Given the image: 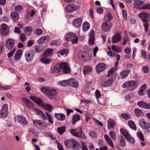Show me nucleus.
I'll return each instance as SVG.
<instances>
[{"label":"nucleus","mask_w":150,"mask_h":150,"mask_svg":"<svg viewBox=\"0 0 150 150\" xmlns=\"http://www.w3.org/2000/svg\"><path fill=\"white\" fill-rule=\"evenodd\" d=\"M30 98L38 105L41 106L44 109L47 110L48 112H51L53 108V106L48 103H44L42 100L38 98L35 97L31 96H30Z\"/></svg>","instance_id":"f03ea898"},{"label":"nucleus","mask_w":150,"mask_h":150,"mask_svg":"<svg viewBox=\"0 0 150 150\" xmlns=\"http://www.w3.org/2000/svg\"><path fill=\"white\" fill-rule=\"evenodd\" d=\"M131 51V50L130 48L129 47H127L124 50V52L126 54H129L130 53Z\"/></svg>","instance_id":"774afa93"},{"label":"nucleus","mask_w":150,"mask_h":150,"mask_svg":"<svg viewBox=\"0 0 150 150\" xmlns=\"http://www.w3.org/2000/svg\"><path fill=\"white\" fill-rule=\"evenodd\" d=\"M82 21V20L81 18H77L73 20V25L75 28H79L81 26Z\"/></svg>","instance_id":"393cba45"},{"label":"nucleus","mask_w":150,"mask_h":150,"mask_svg":"<svg viewBox=\"0 0 150 150\" xmlns=\"http://www.w3.org/2000/svg\"><path fill=\"white\" fill-rule=\"evenodd\" d=\"M54 72L58 73L62 70V63L60 64H56L53 68Z\"/></svg>","instance_id":"72a5a7b5"},{"label":"nucleus","mask_w":150,"mask_h":150,"mask_svg":"<svg viewBox=\"0 0 150 150\" xmlns=\"http://www.w3.org/2000/svg\"><path fill=\"white\" fill-rule=\"evenodd\" d=\"M104 137L107 144L110 146L114 148L113 142L109 136L107 134H105Z\"/></svg>","instance_id":"c756f323"},{"label":"nucleus","mask_w":150,"mask_h":150,"mask_svg":"<svg viewBox=\"0 0 150 150\" xmlns=\"http://www.w3.org/2000/svg\"><path fill=\"white\" fill-rule=\"evenodd\" d=\"M113 81L111 79H109L106 81H104L102 83V85L103 87H106L110 86L112 83Z\"/></svg>","instance_id":"a18cd8bd"},{"label":"nucleus","mask_w":150,"mask_h":150,"mask_svg":"<svg viewBox=\"0 0 150 150\" xmlns=\"http://www.w3.org/2000/svg\"><path fill=\"white\" fill-rule=\"evenodd\" d=\"M77 8V6L74 4H69L67 5L65 7L66 11L69 13L73 12Z\"/></svg>","instance_id":"dca6fc26"},{"label":"nucleus","mask_w":150,"mask_h":150,"mask_svg":"<svg viewBox=\"0 0 150 150\" xmlns=\"http://www.w3.org/2000/svg\"><path fill=\"white\" fill-rule=\"evenodd\" d=\"M107 128L109 130L114 129V127L115 126L116 123L113 120L110 118L107 121Z\"/></svg>","instance_id":"aec40b11"},{"label":"nucleus","mask_w":150,"mask_h":150,"mask_svg":"<svg viewBox=\"0 0 150 150\" xmlns=\"http://www.w3.org/2000/svg\"><path fill=\"white\" fill-rule=\"evenodd\" d=\"M46 57L45 56L42 57L40 61L42 63L47 64L50 63L51 61L50 59L46 58Z\"/></svg>","instance_id":"37998d69"},{"label":"nucleus","mask_w":150,"mask_h":150,"mask_svg":"<svg viewBox=\"0 0 150 150\" xmlns=\"http://www.w3.org/2000/svg\"><path fill=\"white\" fill-rule=\"evenodd\" d=\"M66 129V127L64 126L60 127H58L57 131L59 134H62L65 131Z\"/></svg>","instance_id":"603ef678"},{"label":"nucleus","mask_w":150,"mask_h":150,"mask_svg":"<svg viewBox=\"0 0 150 150\" xmlns=\"http://www.w3.org/2000/svg\"><path fill=\"white\" fill-rule=\"evenodd\" d=\"M130 72L129 70H126L122 71L120 74V78L122 79H124L126 77L128 76Z\"/></svg>","instance_id":"2f4dec72"},{"label":"nucleus","mask_w":150,"mask_h":150,"mask_svg":"<svg viewBox=\"0 0 150 150\" xmlns=\"http://www.w3.org/2000/svg\"><path fill=\"white\" fill-rule=\"evenodd\" d=\"M106 67V65L104 63H98L96 67V72L98 73L102 72L105 70Z\"/></svg>","instance_id":"2eb2a0df"},{"label":"nucleus","mask_w":150,"mask_h":150,"mask_svg":"<svg viewBox=\"0 0 150 150\" xmlns=\"http://www.w3.org/2000/svg\"><path fill=\"white\" fill-rule=\"evenodd\" d=\"M121 116L125 119L128 120L130 117V115L128 113H124L121 114Z\"/></svg>","instance_id":"bf43d9fd"},{"label":"nucleus","mask_w":150,"mask_h":150,"mask_svg":"<svg viewBox=\"0 0 150 150\" xmlns=\"http://www.w3.org/2000/svg\"><path fill=\"white\" fill-rule=\"evenodd\" d=\"M107 54L109 57L111 58L115 57V54L111 51H107Z\"/></svg>","instance_id":"338daca9"},{"label":"nucleus","mask_w":150,"mask_h":150,"mask_svg":"<svg viewBox=\"0 0 150 150\" xmlns=\"http://www.w3.org/2000/svg\"><path fill=\"white\" fill-rule=\"evenodd\" d=\"M50 38L47 36H44L40 38L38 41V42L39 44H43L49 41Z\"/></svg>","instance_id":"a878e982"},{"label":"nucleus","mask_w":150,"mask_h":150,"mask_svg":"<svg viewBox=\"0 0 150 150\" xmlns=\"http://www.w3.org/2000/svg\"><path fill=\"white\" fill-rule=\"evenodd\" d=\"M70 132L73 136L80 137L82 139H85L87 138L85 135L82 133L81 128L79 129H72L70 130Z\"/></svg>","instance_id":"423d86ee"},{"label":"nucleus","mask_w":150,"mask_h":150,"mask_svg":"<svg viewBox=\"0 0 150 150\" xmlns=\"http://www.w3.org/2000/svg\"><path fill=\"white\" fill-rule=\"evenodd\" d=\"M129 39L127 35H125L124 38V40L122 42V44L123 45H125L127 42H129Z\"/></svg>","instance_id":"69168bd1"},{"label":"nucleus","mask_w":150,"mask_h":150,"mask_svg":"<svg viewBox=\"0 0 150 150\" xmlns=\"http://www.w3.org/2000/svg\"><path fill=\"white\" fill-rule=\"evenodd\" d=\"M53 50L51 48H48L43 53L44 56L45 57H49L53 54Z\"/></svg>","instance_id":"7c9ffc66"},{"label":"nucleus","mask_w":150,"mask_h":150,"mask_svg":"<svg viewBox=\"0 0 150 150\" xmlns=\"http://www.w3.org/2000/svg\"><path fill=\"white\" fill-rule=\"evenodd\" d=\"M69 51L68 49H65L57 52V54L58 57H59L60 55L65 57L67 56Z\"/></svg>","instance_id":"473e14b6"},{"label":"nucleus","mask_w":150,"mask_h":150,"mask_svg":"<svg viewBox=\"0 0 150 150\" xmlns=\"http://www.w3.org/2000/svg\"><path fill=\"white\" fill-rule=\"evenodd\" d=\"M134 112L136 115L137 117H140L143 115V112L138 108L134 109Z\"/></svg>","instance_id":"4c0bfd02"},{"label":"nucleus","mask_w":150,"mask_h":150,"mask_svg":"<svg viewBox=\"0 0 150 150\" xmlns=\"http://www.w3.org/2000/svg\"><path fill=\"white\" fill-rule=\"evenodd\" d=\"M111 23L110 21L106 20L102 24L101 28L103 31L107 32L111 29Z\"/></svg>","instance_id":"f8f14e48"},{"label":"nucleus","mask_w":150,"mask_h":150,"mask_svg":"<svg viewBox=\"0 0 150 150\" xmlns=\"http://www.w3.org/2000/svg\"><path fill=\"white\" fill-rule=\"evenodd\" d=\"M70 85L72 86L73 87L76 88L79 86V83L76 80L74 79H69Z\"/></svg>","instance_id":"f704fd0d"},{"label":"nucleus","mask_w":150,"mask_h":150,"mask_svg":"<svg viewBox=\"0 0 150 150\" xmlns=\"http://www.w3.org/2000/svg\"><path fill=\"white\" fill-rule=\"evenodd\" d=\"M120 131L125 139L130 143L134 144L135 142L134 139L132 137L129 133L125 129L121 128Z\"/></svg>","instance_id":"0eeeda50"},{"label":"nucleus","mask_w":150,"mask_h":150,"mask_svg":"<svg viewBox=\"0 0 150 150\" xmlns=\"http://www.w3.org/2000/svg\"><path fill=\"white\" fill-rule=\"evenodd\" d=\"M1 34L4 36L8 34L9 32V28L8 26L5 24H2L0 28Z\"/></svg>","instance_id":"4468645a"},{"label":"nucleus","mask_w":150,"mask_h":150,"mask_svg":"<svg viewBox=\"0 0 150 150\" xmlns=\"http://www.w3.org/2000/svg\"><path fill=\"white\" fill-rule=\"evenodd\" d=\"M139 124L143 129H148L150 127V122L146 121L144 119H141L139 120Z\"/></svg>","instance_id":"ddd939ff"},{"label":"nucleus","mask_w":150,"mask_h":150,"mask_svg":"<svg viewBox=\"0 0 150 150\" xmlns=\"http://www.w3.org/2000/svg\"><path fill=\"white\" fill-rule=\"evenodd\" d=\"M143 4V2L142 1L139 0H135L134 5L136 8H138L142 9V7H141V6Z\"/></svg>","instance_id":"c03bdc74"},{"label":"nucleus","mask_w":150,"mask_h":150,"mask_svg":"<svg viewBox=\"0 0 150 150\" xmlns=\"http://www.w3.org/2000/svg\"><path fill=\"white\" fill-rule=\"evenodd\" d=\"M40 90L50 100H52L53 98V97L56 95L57 93L56 90L51 87H42L40 88Z\"/></svg>","instance_id":"f257e3e1"},{"label":"nucleus","mask_w":150,"mask_h":150,"mask_svg":"<svg viewBox=\"0 0 150 150\" xmlns=\"http://www.w3.org/2000/svg\"><path fill=\"white\" fill-rule=\"evenodd\" d=\"M15 44L14 40L11 38L8 39L6 42V46L7 49L11 50L14 46Z\"/></svg>","instance_id":"f3484780"},{"label":"nucleus","mask_w":150,"mask_h":150,"mask_svg":"<svg viewBox=\"0 0 150 150\" xmlns=\"http://www.w3.org/2000/svg\"><path fill=\"white\" fill-rule=\"evenodd\" d=\"M65 74H68L71 72V69L68 64L67 62L62 63V70Z\"/></svg>","instance_id":"a211bd4d"},{"label":"nucleus","mask_w":150,"mask_h":150,"mask_svg":"<svg viewBox=\"0 0 150 150\" xmlns=\"http://www.w3.org/2000/svg\"><path fill=\"white\" fill-rule=\"evenodd\" d=\"M137 84L134 81H127L125 82L122 85L123 88L132 87V91H133L137 86Z\"/></svg>","instance_id":"9b49d317"},{"label":"nucleus","mask_w":150,"mask_h":150,"mask_svg":"<svg viewBox=\"0 0 150 150\" xmlns=\"http://www.w3.org/2000/svg\"><path fill=\"white\" fill-rule=\"evenodd\" d=\"M111 48L112 50L117 53L120 52L122 51V48L117 45H112Z\"/></svg>","instance_id":"e433bc0d"},{"label":"nucleus","mask_w":150,"mask_h":150,"mask_svg":"<svg viewBox=\"0 0 150 150\" xmlns=\"http://www.w3.org/2000/svg\"><path fill=\"white\" fill-rule=\"evenodd\" d=\"M88 134L91 138H94L96 137H97V134L96 132L92 130H91L89 132Z\"/></svg>","instance_id":"680f3d73"},{"label":"nucleus","mask_w":150,"mask_h":150,"mask_svg":"<svg viewBox=\"0 0 150 150\" xmlns=\"http://www.w3.org/2000/svg\"><path fill=\"white\" fill-rule=\"evenodd\" d=\"M119 144L122 147H124L126 145L125 141L122 136H121L120 137Z\"/></svg>","instance_id":"de8ad7c7"},{"label":"nucleus","mask_w":150,"mask_h":150,"mask_svg":"<svg viewBox=\"0 0 150 150\" xmlns=\"http://www.w3.org/2000/svg\"><path fill=\"white\" fill-rule=\"evenodd\" d=\"M23 51L21 49H19L16 52L14 55V59L16 60H20Z\"/></svg>","instance_id":"c85d7f7f"},{"label":"nucleus","mask_w":150,"mask_h":150,"mask_svg":"<svg viewBox=\"0 0 150 150\" xmlns=\"http://www.w3.org/2000/svg\"><path fill=\"white\" fill-rule=\"evenodd\" d=\"M117 68L116 67H113L111 68L107 72V75L109 76L112 74L115 71L117 70Z\"/></svg>","instance_id":"864d4df0"},{"label":"nucleus","mask_w":150,"mask_h":150,"mask_svg":"<svg viewBox=\"0 0 150 150\" xmlns=\"http://www.w3.org/2000/svg\"><path fill=\"white\" fill-rule=\"evenodd\" d=\"M24 31L26 35H29L32 31V28L30 26L26 27L24 29Z\"/></svg>","instance_id":"8fccbe9b"},{"label":"nucleus","mask_w":150,"mask_h":150,"mask_svg":"<svg viewBox=\"0 0 150 150\" xmlns=\"http://www.w3.org/2000/svg\"><path fill=\"white\" fill-rule=\"evenodd\" d=\"M80 117L79 115L78 114H75L74 115L72 118V124L73 125H74L76 123L80 120Z\"/></svg>","instance_id":"ea45409f"},{"label":"nucleus","mask_w":150,"mask_h":150,"mask_svg":"<svg viewBox=\"0 0 150 150\" xmlns=\"http://www.w3.org/2000/svg\"><path fill=\"white\" fill-rule=\"evenodd\" d=\"M95 96H96L98 103L100 105H102V104L100 103L98 100V98L101 97V95L100 92L99 91H96L95 92Z\"/></svg>","instance_id":"5fc2aeb1"},{"label":"nucleus","mask_w":150,"mask_h":150,"mask_svg":"<svg viewBox=\"0 0 150 150\" xmlns=\"http://www.w3.org/2000/svg\"><path fill=\"white\" fill-rule=\"evenodd\" d=\"M139 16L143 21L145 31L147 32L149 27L148 21L150 19V14L146 12H142L139 14Z\"/></svg>","instance_id":"20e7f679"},{"label":"nucleus","mask_w":150,"mask_h":150,"mask_svg":"<svg viewBox=\"0 0 150 150\" xmlns=\"http://www.w3.org/2000/svg\"><path fill=\"white\" fill-rule=\"evenodd\" d=\"M134 98V94L133 93H130L126 96L125 97V99L130 103H132V100H131Z\"/></svg>","instance_id":"49530a36"},{"label":"nucleus","mask_w":150,"mask_h":150,"mask_svg":"<svg viewBox=\"0 0 150 150\" xmlns=\"http://www.w3.org/2000/svg\"><path fill=\"white\" fill-rule=\"evenodd\" d=\"M54 116L57 119L60 121H63L66 118L65 115L63 113H55L54 114Z\"/></svg>","instance_id":"cd10ccee"},{"label":"nucleus","mask_w":150,"mask_h":150,"mask_svg":"<svg viewBox=\"0 0 150 150\" xmlns=\"http://www.w3.org/2000/svg\"><path fill=\"white\" fill-rule=\"evenodd\" d=\"M33 123L35 126L42 130H45L47 127L46 123L42 120H33Z\"/></svg>","instance_id":"6e6552de"},{"label":"nucleus","mask_w":150,"mask_h":150,"mask_svg":"<svg viewBox=\"0 0 150 150\" xmlns=\"http://www.w3.org/2000/svg\"><path fill=\"white\" fill-rule=\"evenodd\" d=\"M92 70V69L90 66H84L83 70V74L84 75L88 74L91 72Z\"/></svg>","instance_id":"c9c22d12"},{"label":"nucleus","mask_w":150,"mask_h":150,"mask_svg":"<svg viewBox=\"0 0 150 150\" xmlns=\"http://www.w3.org/2000/svg\"><path fill=\"white\" fill-rule=\"evenodd\" d=\"M64 38L67 41H71L72 43H75L78 41V39L76 35L72 33H66L64 35Z\"/></svg>","instance_id":"39448f33"},{"label":"nucleus","mask_w":150,"mask_h":150,"mask_svg":"<svg viewBox=\"0 0 150 150\" xmlns=\"http://www.w3.org/2000/svg\"><path fill=\"white\" fill-rule=\"evenodd\" d=\"M90 28V24L87 22L84 23L82 25V29L83 32H85L87 31Z\"/></svg>","instance_id":"09e8293b"},{"label":"nucleus","mask_w":150,"mask_h":150,"mask_svg":"<svg viewBox=\"0 0 150 150\" xmlns=\"http://www.w3.org/2000/svg\"><path fill=\"white\" fill-rule=\"evenodd\" d=\"M14 119L16 122L17 121L23 126H25L28 124L26 118L22 115H18L15 116Z\"/></svg>","instance_id":"9d476101"},{"label":"nucleus","mask_w":150,"mask_h":150,"mask_svg":"<svg viewBox=\"0 0 150 150\" xmlns=\"http://www.w3.org/2000/svg\"><path fill=\"white\" fill-rule=\"evenodd\" d=\"M64 144L67 148L73 150H79L80 148L79 144L76 141L73 140L67 139L64 142Z\"/></svg>","instance_id":"7ed1b4c3"},{"label":"nucleus","mask_w":150,"mask_h":150,"mask_svg":"<svg viewBox=\"0 0 150 150\" xmlns=\"http://www.w3.org/2000/svg\"><path fill=\"white\" fill-rule=\"evenodd\" d=\"M128 125L130 128L132 129L136 130L137 129L136 125L134 122L132 120H129L128 122Z\"/></svg>","instance_id":"79ce46f5"},{"label":"nucleus","mask_w":150,"mask_h":150,"mask_svg":"<svg viewBox=\"0 0 150 150\" xmlns=\"http://www.w3.org/2000/svg\"><path fill=\"white\" fill-rule=\"evenodd\" d=\"M85 54L86 56L85 55H83L81 56V58L82 59L84 60V61L88 60L90 59V56L89 55L88 53L87 52H85Z\"/></svg>","instance_id":"13d9d810"},{"label":"nucleus","mask_w":150,"mask_h":150,"mask_svg":"<svg viewBox=\"0 0 150 150\" xmlns=\"http://www.w3.org/2000/svg\"><path fill=\"white\" fill-rule=\"evenodd\" d=\"M81 145L82 148V150H88L86 144L83 142H81Z\"/></svg>","instance_id":"0e129e2a"},{"label":"nucleus","mask_w":150,"mask_h":150,"mask_svg":"<svg viewBox=\"0 0 150 150\" xmlns=\"http://www.w3.org/2000/svg\"><path fill=\"white\" fill-rule=\"evenodd\" d=\"M22 100L28 108L30 109H33V105L30 101L25 98H23Z\"/></svg>","instance_id":"bb28decb"},{"label":"nucleus","mask_w":150,"mask_h":150,"mask_svg":"<svg viewBox=\"0 0 150 150\" xmlns=\"http://www.w3.org/2000/svg\"><path fill=\"white\" fill-rule=\"evenodd\" d=\"M109 135L111 138L113 140H115L116 139V136L115 132L112 131H111L109 132Z\"/></svg>","instance_id":"6e6d98bb"},{"label":"nucleus","mask_w":150,"mask_h":150,"mask_svg":"<svg viewBox=\"0 0 150 150\" xmlns=\"http://www.w3.org/2000/svg\"><path fill=\"white\" fill-rule=\"evenodd\" d=\"M16 48H14L12 49L7 54V56L8 58H10L14 54L16 51Z\"/></svg>","instance_id":"052dcab7"},{"label":"nucleus","mask_w":150,"mask_h":150,"mask_svg":"<svg viewBox=\"0 0 150 150\" xmlns=\"http://www.w3.org/2000/svg\"><path fill=\"white\" fill-rule=\"evenodd\" d=\"M45 114L47 117V119L48 121L51 123L53 124L54 122V121L53 120V117L49 114L48 112H46L45 113Z\"/></svg>","instance_id":"4d7b16f0"},{"label":"nucleus","mask_w":150,"mask_h":150,"mask_svg":"<svg viewBox=\"0 0 150 150\" xmlns=\"http://www.w3.org/2000/svg\"><path fill=\"white\" fill-rule=\"evenodd\" d=\"M121 39L120 33L117 32L114 35L112 38V43H115L120 41Z\"/></svg>","instance_id":"4be33fe9"},{"label":"nucleus","mask_w":150,"mask_h":150,"mask_svg":"<svg viewBox=\"0 0 150 150\" xmlns=\"http://www.w3.org/2000/svg\"><path fill=\"white\" fill-rule=\"evenodd\" d=\"M137 104L140 107L146 109H150V104H149L144 101H141L138 102Z\"/></svg>","instance_id":"412c9836"},{"label":"nucleus","mask_w":150,"mask_h":150,"mask_svg":"<svg viewBox=\"0 0 150 150\" xmlns=\"http://www.w3.org/2000/svg\"><path fill=\"white\" fill-rule=\"evenodd\" d=\"M35 49L36 52L40 53L43 50V47L42 46L36 45L35 46Z\"/></svg>","instance_id":"3c124183"},{"label":"nucleus","mask_w":150,"mask_h":150,"mask_svg":"<svg viewBox=\"0 0 150 150\" xmlns=\"http://www.w3.org/2000/svg\"><path fill=\"white\" fill-rule=\"evenodd\" d=\"M10 16L13 21H17L18 19L19 18V14L15 12H12L11 13Z\"/></svg>","instance_id":"a19ab883"},{"label":"nucleus","mask_w":150,"mask_h":150,"mask_svg":"<svg viewBox=\"0 0 150 150\" xmlns=\"http://www.w3.org/2000/svg\"><path fill=\"white\" fill-rule=\"evenodd\" d=\"M8 106L7 104H4L0 110V117L2 119L6 118L8 114Z\"/></svg>","instance_id":"1a4fd4ad"},{"label":"nucleus","mask_w":150,"mask_h":150,"mask_svg":"<svg viewBox=\"0 0 150 150\" xmlns=\"http://www.w3.org/2000/svg\"><path fill=\"white\" fill-rule=\"evenodd\" d=\"M33 110L38 116L40 117L43 120H45L46 119L45 115L40 110L36 108H34Z\"/></svg>","instance_id":"6ab92c4d"},{"label":"nucleus","mask_w":150,"mask_h":150,"mask_svg":"<svg viewBox=\"0 0 150 150\" xmlns=\"http://www.w3.org/2000/svg\"><path fill=\"white\" fill-rule=\"evenodd\" d=\"M137 134L139 138L142 141H144V136L142 133L140 132H137Z\"/></svg>","instance_id":"e2e57ef3"},{"label":"nucleus","mask_w":150,"mask_h":150,"mask_svg":"<svg viewBox=\"0 0 150 150\" xmlns=\"http://www.w3.org/2000/svg\"><path fill=\"white\" fill-rule=\"evenodd\" d=\"M89 38L88 40L89 45L91 46L94 44V43L95 36L94 32L93 30H91L89 34Z\"/></svg>","instance_id":"5701e85b"},{"label":"nucleus","mask_w":150,"mask_h":150,"mask_svg":"<svg viewBox=\"0 0 150 150\" xmlns=\"http://www.w3.org/2000/svg\"><path fill=\"white\" fill-rule=\"evenodd\" d=\"M58 84L63 86H65L70 85L69 79L60 81L58 82Z\"/></svg>","instance_id":"58836bf2"},{"label":"nucleus","mask_w":150,"mask_h":150,"mask_svg":"<svg viewBox=\"0 0 150 150\" xmlns=\"http://www.w3.org/2000/svg\"><path fill=\"white\" fill-rule=\"evenodd\" d=\"M25 60L27 62H30L33 60V56L30 52L27 51L25 54Z\"/></svg>","instance_id":"b1692460"}]
</instances>
